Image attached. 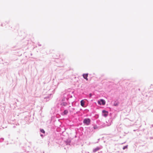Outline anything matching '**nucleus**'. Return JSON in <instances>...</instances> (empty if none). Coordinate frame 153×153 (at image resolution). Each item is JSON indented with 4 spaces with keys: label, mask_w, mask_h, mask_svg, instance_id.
I'll use <instances>...</instances> for the list:
<instances>
[{
    "label": "nucleus",
    "mask_w": 153,
    "mask_h": 153,
    "mask_svg": "<svg viewBox=\"0 0 153 153\" xmlns=\"http://www.w3.org/2000/svg\"><path fill=\"white\" fill-rule=\"evenodd\" d=\"M4 139L3 138H1L0 139V142H1L3 141Z\"/></svg>",
    "instance_id": "nucleus-13"
},
{
    "label": "nucleus",
    "mask_w": 153,
    "mask_h": 153,
    "mask_svg": "<svg viewBox=\"0 0 153 153\" xmlns=\"http://www.w3.org/2000/svg\"><path fill=\"white\" fill-rule=\"evenodd\" d=\"M40 136H42L43 135H42V134H40Z\"/></svg>",
    "instance_id": "nucleus-19"
},
{
    "label": "nucleus",
    "mask_w": 153,
    "mask_h": 153,
    "mask_svg": "<svg viewBox=\"0 0 153 153\" xmlns=\"http://www.w3.org/2000/svg\"><path fill=\"white\" fill-rule=\"evenodd\" d=\"M66 145H70L71 143V140L70 138L67 139L64 141Z\"/></svg>",
    "instance_id": "nucleus-5"
},
{
    "label": "nucleus",
    "mask_w": 153,
    "mask_h": 153,
    "mask_svg": "<svg viewBox=\"0 0 153 153\" xmlns=\"http://www.w3.org/2000/svg\"><path fill=\"white\" fill-rule=\"evenodd\" d=\"M70 109L71 110H72L73 111V112H74V110L75 109V108H71V107H70Z\"/></svg>",
    "instance_id": "nucleus-14"
},
{
    "label": "nucleus",
    "mask_w": 153,
    "mask_h": 153,
    "mask_svg": "<svg viewBox=\"0 0 153 153\" xmlns=\"http://www.w3.org/2000/svg\"><path fill=\"white\" fill-rule=\"evenodd\" d=\"M101 102L102 104V105H104L105 104V101L104 100H103L102 99H101L100 100V101H98V103L99 104H100V105L101 104Z\"/></svg>",
    "instance_id": "nucleus-6"
},
{
    "label": "nucleus",
    "mask_w": 153,
    "mask_h": 153,
    "mask_svg": "<svg viewBox=\"0 0 153 153\" xmlns=\"http://www.w3.org/2000/svg\"><path fill=\"white\" fill-rule=\"evenodd\" d=\"M89 95H90V97H91L92 96L91 94H90Z\"/></svg>",
    "instance_id": "nucleus-17"
},
{
    "label": "nucleus",
    "mask_w": 153,
    "mask_h": 153,
    "mask_svg": "<svg viewBox=\"0 0 153 153\" xmlns=\"http://www.w3.org/2000/svg\"><path fill=\"white\" fill-rule=\"evenodd\" d=\"M74 103H72V104H74Z\"/></svg>",
    "instance_id": "nucleus-21"
},
{
    "label": "nucleus",
    "mask_w": 153,
    "mask_h": 153,
    "mask_svg": "<svg viewBox=\"0 0 153 153\" xmlns=\"http://www.w3.org/2000/svg\"><path fill=\"white\" fill-rule=\"evenodd\" d=\"M61 105L62 106L61 108V109H67L70 108L71 107L69 103L65 101H62Z\"/></svg>",
    "instance_id": "nucleus-2"
},
{
    "label": "nucleus",
    "mask_w": 153,
    "mask_h": 153,
    "mask_svg": "<svg viewBox=\"0 0 153 153\" xmlns=\"http://www.w3.org/2000/svg\"><path fill=\"white\" fill-rule=\"evenodd\" d=\"M100 149V148L99 147H97L95 149H93V152H97V151L99 150Z\"/></svg>",
    "instance_id": "nucleus-10"
},
{
    "label": "nucleus",
    "mask_w": 153,
    "mask_h": 153,
    "mask_svg": "<svg viewBox=\"0 0 153 153\" xmlns=\"http://www.w3.org/2000/svg\"><path fill=\"white\" fill-rule=\"evenodd\" d=\"M40 131L42 133H45V131L43 129H40Z\"/></svg>",
    "instance_id": "nucleus-12"
},
{
    "label": "nucleus",
    "mask_w": 153,
    "mask_h": 153,
    "mask_svg": "<svg viewBox=\"0 0 153 153\" xmlns=\"http://www.w3.org/2000/svg\"><path fill=\"white\" fill-rule=\"evenodd\" d=\"M38 45L39 46H41V45H40V44H38Z\"/></svg>",
    "instance_id": "nucleus-18"
},
{
    "label": "nucleus",
    "mask_w": 153,
    "mask_h": 153,
    "mask_svg": "<svg viewBox=\"0 0 153 153\" xmlns=\"http://www.w3.org/2000/svg\"><path fill=\"white\" fill-rule=\"evenodd\" d=\"M88 76V74H84L83 75V77L85 79L87 80H88V79L87 78V77Z\"/></svg>",
    "instance_id": "nucleus-8"
},
{
    "label": "nucleus",
    "mask_w": 153,
    "mask_h": 153,
    "mask_svg": "<svg viewBox=\"0 0 153 153\" xmlns=\"http://www.w3.org/2000/svg\"><path fill=\"white\" fill-rule=\"evenodd\" d=\"M76 134L74 136L75 137H76Z\"/></svg>",
    "instance_id": "nucleus-16"
},
{
    "label": "nucleus",
    "mask_w": 153,
    "mask_h": 153,
    "mask_svg": "<svg viewBox=\"0 0 153 153\" xmlns=\"http://www.w3.org/2000/svg\"><path fill=\"white\" fill-rule=\"evenodd\" d=\"M90 121L89 119H85L83 120V123L86 125H88L90 124Z\"/></svg>",
    "instance_id": "nucleus-4"
},
{
    "label": "nucleus",
    "mask_w": 153,
    "mask_h": 153,
    "mask_svg": "<svg viewBox=\"0 0 153 153\" xmlns=\"http://www.w3.org/2000/svg\"><path fill=\"white\" fill-rule=\"evenodd\" d=\"M51 94H50L49 96H47L46 97H44V99H47L46 101H48L49 100L50 98L51 97Z\"/></svg>",
    "instance_id": "nucleus-9"
},
{
    "label": "nucleus",
    "mask_w": 153,
    "mask_h": 153,
    "mask_svg": "<svg viewBox=\"0 0 153 153\" xmlns=\"http://www.w3.org/2000/svg\"><path fill=\"white\" fill-rule=\"evenodd\" d=\"M13 127V128H15V126H14Z\"/></svg>",
    "instance_id": "nucleus-20"
},
{
    "label": "nucleus",
    "mask_w": 153,
    "mask_h": 153,
    "mask_svg": "<svg viewBox=\"0 0 153 153\" xmlns=\"http://www.w3.org/2000/svg\"><path fill=\"white\" fill-rule=\"evenodd\" d=\"M102 112L104 113L103 114L104 116L105 117H107L108 115V112L105 110H103L102 111Z\"/></svg>",
    "instance_id": "nucleus-7"
},
{
    "label": "nucleus",
    "mask_w": 153,
    "mask_h": 153,
    "mask_svg": "<svg viewBox=\"0 0 153 153\" xmlns=\"http://www.w3.org/2000/svg\"><path fill=\"white\" fill-rule=\"evenodd\" d=\"M73 94L74 96L75 95L73 94V92L70 91H65L63 94L62 101H67L69 98L72 97Z\"/></svg>",
    "instance_id": "nucleus-1"
},
{
    "label": "nucleus",
    "mask_w": 153,
    "mask_h": 153,
    "mask_svg": "<svg viewBox=\"0 0 153 153\" xmlns=\"http://www.w3.org/2000/svg\"><path fill=\"white\" fill-rule=\"evenodd\" d=\"M81 105L83 107L84 105L85 101L83 100H82L80 102Z\"/></svg>",
    "instance_id": "nucleus-11"
},
{
    "label": "nucleus",
    "mask_w": 153,
    "mask_h": 153,
    "mask_svg": "<svg viewBox=\"0 0 153 153\" xmlns=\"http://www.w3.org/2000/svg\"><path fill=\"white\" fill-rule=\"evenodd\" d=\"M127 146H124L123 148V149H125L127 148Z\"/></svg>",
    "instance_id": "nucleus-15"
},
{
    "label": "nucleus",
    "mask_w": 153,
    "mask_h": 153,
    "mask_svg": "<svg viewBox=\"0 0 153 153\" xmlns=\"http://www.w3.org/2000/svg\"><path fill=\"white\" fill-rule=\"evenodd\" d=\"M61 111H63L62 112L61 114L62 115H67L68 113V111L70 112H73V111L72 110H71L70 108H68L67 109H61Z\"/></svg>",
    "instance_id": "nucleus-3"
}]
</instances>
